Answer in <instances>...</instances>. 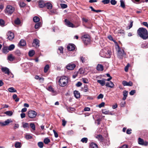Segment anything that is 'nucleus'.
Listing matches in <instances>:
<instances>
[{
  "label": "nucleus",
  "mask_w": 148,
  "mask_h": 148,
  "mask_svg": "<svg viewBox=\"0 0 148 148\" xmlns=\"http://www.w3.org/2000/svg\"><path fill=\"white\" fill-rule=\"evenodd\" d=\"M137 33L138 35L143 40L148 39V31L145 28H139L137 30Z\"/></svg>",
  "instance_id": "f257e3e1"
},
{
  "label": "nucleus",
  "mask_w": 148,
  "mask_h": 148,
  "mask_svg": "<svg viewBox=\"0 0 148 148\" xmlns=\"http://www.w3.org/2000/svg\"><path fill=\"white\" fill-rule=\"evenodd\" d=\"M68 82V78L65 76L60 77L58 81L59 85L61 87L65 86Z\"/></svg>",
  "instance_id": "f03ea898"
},
{
  "label": "nucleus",
  "mask_w": 148,
  "mask_h": 148,
  "mask_svg": "<svg viewBox=\"0 0 148 148\" xmlns=\"http://www.w3.org/2000/svg\"><path fill=\"white\" fill-rule=\"evenodd\" d=\"M100 54L102 57L110 58L111 57V52L109 50H102L101 51Z\"/></svg>",
  "instance_id": "7ed1b4c3"
},
{
  "label": "nucleus",
  "mask_w": 148,
  "mask_h": 148,
  "mask_svg": "<svg viewBox=\"0 0 148 148\" xmlns=\"http://www.w3.org/2000/svg\"><path fill=\"white\" fill-rule=\"evenodd\" d=\"M117 47L118 48L117 49V56L119 59H121L123 58V56L125 55V54L123 49L121 50L118 45H117Z\"/></svg>",
  "instance_id": "20e7f679"
},
{
  "label": "nucleus",
  "mask_w": 148,
  "mask_h": 148,
  "mask_svg": "<svg viewBox=\"0 0 148 148\" xmlns=\"http://www.w3.org/2000/svg\"><path fill=\"white\" fill-rule=\"evenodd\" d=\"M14 8L11 5H7L5 9V12L8 14L11 15L14 12Z\"/></svg>",
  "instance_id": "39448f33"
},
{
  "label": "nucleus",
  "mask_w": 148,
  "mask_h": 148,
  "mask_svg": "<svg viewBox=\"0 0 148 148\" xmlns=\"http://www.w3.org/2000/svg\"><path fill=\"white\" fill-rule=\"evenodd\" d=\"M37 112L34 110H31L28 112V116L31 118H33L35 117L37 115Z\"/></svg>",
  "instance_id": "423d86ee"
},
{
  "label": "nucleus",
  "mask_w": 148,
  "mask_h": 148,
  "mask_svg": "<svg viewBox=\"0 0 148 148\" xmlns=\"http://www.w3.org/2000/svg\"><path fill=\"white\" fill-rule=\"evenodd\" d=\"M12 122V121L11 119H8L3 122H0V125L2 126H4L6 125H8L10 123Z\"/></svg>",
  "instance_id": "0eeeda50"
},
{
  "label": "nucleus",
  "mask_w": 148,
  "mask_h": 148,
  "mask_svg": "<svg viewBox=\"0 0 148 148\" xmlns=\"http://www.w3.org/2000/svg\"><path fill=\"white\" fill-rule=\"evenodd\" d=\"M39 40L37 39H34L32 42V45L33 47L37 48L39 46Z\"/></svg>",
  "instance_id": "6e6552de"
},
{
  "label": "nucleus",
  "mask_w": 148,
  "mask_h": 148,
  "mask_svg": "<svg viewBox=\"0 0 148 148\" xmlns=\"http://www.w3.org/2000/svg\"><path fill=\"white\" fill-rule=\"evenodd\" d=\"M75 66L76 65L75 64L71 63L67 64L66 66V68L68 70H72L73 69Z\"/></svg>",
  "instance_id": "1a4fd4ad"
},
{
  "label": "nucleus",
  "mask_w": 148,
  "mask_h": 148,
  "mask_svg": "<svg viewBox=\"0 0 148 148\" xmlns=\"http://www.w3.org/2000/svg\"><path fill=\"white\" fill-rule=\"evenodd\" d=\"M7 35L8 36L7 38L10 40H12L14 38V34L11 32H8Z\"/></svg>",
  "instance_id": "9d476101"
},
{
  "label": "nucleus",
  "mask_w": 148,
  "mask_h": 148,
  "mask_svg": "<svg viewBox=\"0 0 148 148\" xmlns=\"http://www.w3.org/2000/svg\"><path fill=\"white\" fill-rule=\"evenodd\" d=\"M2 71L5 74H7L9 75H10V72L8 68L6 67H2L1 68Z\"/></svg>",
  "instance_id": "9b49d317"
},
{
  "label": "nucleus",
  "mask_w": 148,
  "mask_h": 148,
  "mask_svg": "<svg viewBox=\"0 0 148 148\" xmlns=\"http://www.w3.org/2000/svg\"><path fill=\"white\" fill-rule=\"evenodd\" d=\"M66 25L69 27H71L72 28L75 27L74 25L71 23L67 19L64 20Z\"/></svg>",
  "instance_id": "f8f14e48"
},
{
  "label": "nucleus",
  "mask_w": 148,
  "mask_h": 148,
  "mask_svg": "<svg viewBox=\"0 0 148 148\" xmlns=\"http://www.w3.org/2000/svg\"><path fill=\"white\" fill-rule=\"evenodd\" d=\"M75 45L73 44H69L67 46V49L69 51H72L75 49Z\"/></svg>",
  "instance_id": "ddd939ff"
},
{
  "label": "nucleus",
  "mask_w": 148,
  "mask_h": 148,
  "mask_svg": "<svg viewBox=\"0 0 148 148\" xmlns=\"http://www.w3.org/2000/svg\"><path fill=\"white\" fill-rule=\"evenodd\" d=\"M122 84L124 86H132L133 83L131 81H129L128 82L124 80L122 82Z\"/></svg>",
  "instance_id": "4468645a"
},
{
  "label": "nucleus",
  "mask_w": 148,
  "mask_h": 148,
  "mask_svg": "<svg viewBox=\"0 0 148 148\" xmlns=\"http://www.w3.org/2000/svg\"><path fill=\"white\" fill-rule=\"evenodd\" d=\"M48 90L51 92L52 93V95H55L56 94V92L54 90V88H53L51 86H49L47 88Z\"/></svg>",
  "instance_id": "2eb2a0df"
},
{
  "label": "nucleus",
  "mask_w": 148,
  "mask_h": 148,
  "mask_svg": "<svg viewBox=\"0 0 148 148\" xmlns=\"http://www.w3.org/2000/svg\"><path fill=\"white\" fill-rule=\"evenodd\" d=\"M96 69L98 71H103V66L102 64H98L97 66Z\"/></svg>",
  "instance_id": "dca6fc26"
},
{
  "label": "nucleus",
  "mask_w": 148,
  "mask_h": 148,
  "mask_svg": "<svg viewBox=\"0 0 148 148\" xmlns=\"http://www.w3.org/2000/svg\"><path fill=\"white\" fill-rule=\"evenodd\" d=\"M106 86L109 88H112L114 87V85L112 82L110 81V82H106Z\"/></svg>",
  "instance_id": "f3484780"
},
{
  "label": "nucleus",
  "mask_w": 148,
  "mask_h": 148,
  "mask_svg": "<svg viewBox=\"0 0 148 148\" xmlns=\"http://www.w3.org/2000/svg\"><path fill=\"white\" fill-rule=\"evenodd\" d=\"M45 7L48 9H51L52 8V4L50 2L45 3Z\"/></svg>",
  "instance_id": "a211bd4d"
},
{
  "label": "nucleus",
  "mask_w": 148,
  "mask_h": 148,
  "mask_svg": "<svg viewBox=\"0 0 148 148\" xmlns=\"http://www.w3.org/2000/svg\"><path fill=\"white\" fill-rule=\"evenodd\" d=\"M74 94L75 98L77 99L79 98L80 97V94L78 91L75 90L74 91Z\"/></svg>",
  "instance_id": "6ab92c4d"
},
{
  "label": "nucleus",
  "mask_w": 148,
  "mask_h": 148,
  "mask_svg": "<svg viewBox=\"0 0 148 148\" xmlns=\"http://www.w3.org/2000/svg\"><path fill=\"white\" fill-rule=\"evenodd\" d=\"M123 97L122 99L123 100H125L126 99L127 97V95L128 94V92L126 90H124L123 92Z\"/></svg>",
  "instance_id": "aec40b11"
},
{
  "label": "nucleus",
  "mask_w": 148,
  "mask_h": 148,
  "mask_svg": "<svg viewBox=\"0 0 148 148\" xmlns=\"http://www.w3.org/2000/svg\"><path fill=\"white\" fill-rule=\"evenodd\" d=\"M38 5L39 7L40 8H43L45 7V3L42 1H39Z\"/></svg>",
  "instance_id": "412c9836"
},
{
  "label": "nucleus",
  "mask_w": 148,
  "mask_h": 148,
  "mask_svg": "<svg viewBox=\"0 0 148 148\" xmlns=\"http://www.w3.org/2000/svg\"><path fill=\"white\" fill-rule=\"evenodd\" d=\"M84 44L87 45L90 42V38H88L86 39L82 40Z\"/></svg>",
  "instance_id": "4be33fe9"
},
{
  "label": "nucleus",
  "mask_w": 148,
  "mask_h": 148,
  "mask_svg": "<svg viewBox=\"0 0 148 148\" xmlns=\"http://www.w3.org/2000/svg\"><path fill=\"white\" fill-rule=\"evenodd\" d=\"M19 45L21 46H24L26 45V42L24 40H21L19 43Z\"/></svg>",
  "instance_id": "5701e85b"
},
{
  "label": "nucleus",
  "mask_w": 148,
  "mask_h": 148,
  "mask_svg": "<svg viewBox=\"0 0 148 148\" xmlns=\"http://www.w3.org/2000/svg\"><path fill=\"white\" fill-rule=\"evenodd\" d=\"M106 79H104V80H98L97 82L100 84L101 86H104L105 84Z\"/></svg>",
  "instance_id": "b1692460"
},
{
  "label": "nucleus",
  "mask_w": 148,
  "mask_h": 148,
  "mask_svg": "<svg viewBox=\"0 0 148 148\" xmlns=\"http://www.w3.org/2000/svg\"><path fill=\"white\" fill-rule=\"evenodd\" d=\"M15 58V57L12 54L10 55L8 57V59L10 61H12Z\"/></svg>",
  "instance_id": "393cba45"
},
{
  "label": "nucleus",
  "mask_w": 148,
  "mask_h": 148,
  "mask_svg": "<svg viewBox=\"0 0 148 148\" xmlns=\"http://www.w3.org/2000/svg\"><path fill=\"white\" fill-rule=\"evenodd\" d=\"M2 51L3 53L6 54L8 52L9 50L8 47H3Z\"/></svg>",
  "instance_id": "a878e982"
},
{
  "label": "nucleus",
  "mask_w": 148,
  "mask_h": 148,
  "mask_svg": "<svg viewBox=\"0 0 148 148\" xmlns=\"http://www.w3.org/2000/svg\"><path fill=\"white\" fill-rule=\"evenodd\" d=\"M90 146L91 148H98L97 145L94 143H91L90 144Z\"/></svg>",
  "instance_id": "bb28decb"
},
{
  "label": "nucleus",
  "mask_w": 148,
  "mask_h": 148,
  "mask_svg": "<svg viewBox=\"0 0 148 148\" xmlns=\"http://www.w3.org/2000/svg\"><path fill=\"white\" fill-rule=\"evenodd\" d=\"M35 51L34 50L30 51L28 53V55L30 57H32L35 54Z\"/></svg>",
  "instance_id": "cd10ccee"
},
{
  "label": "nucleus",
  "mask_w": 148,
  "mask_h": 148,
  "mask_svg": "<svg viewBox=\"0 0 148 148\" xmlns=\"http://www.w3.org/2000/svg\"><path fill=\"white\" fill-rule=\"evenodd\" d=\"M40 20V18L38 16H35L33 18V21L35 23L38 22Z\"/></svg>",
  "instance_id": "c85d7f7f"
},
{
  "label": "nucleus",
  "mask_w": 148,
  "mask_h": 148,
  "mask_svg": "<svg viewBox=\"0 0 148 148\" xmlns=\"http://www.w3.org/2000/svg\"><path fill=\"white\" fill-rule=\"evenodd\" d=\"M14 23L15 24L18 25L21 24V21L18 18H17L15 20Z\"/></svg>",
  "instance_id": "c756f323"
},
{
  "label": "nucleus",
  "mask_w": 148,
  "mask_h": 148,
  "mask_svg": "<svg viewBox=\"0 0 148 148\" xmlns=\"http://www.w3.org/2000/svg\"><path fill=\"white\" fill-rule=\"evenodd\" d=\"M89 8L91 9V11L95 12L98 13L101 12V10H95L94 9V8L91 6H90Z\"/></svg>",
  "instance_id": "7c9ffc66"
},
{
  "label": "nucleus",
  "mask_w": 148,
  "mask_h": 148,
  "mask_svg": "<svg viewBox=\"0 0 148 148\" xmlns=\"http://www.w3.org/2000/svg\"><path fill=\"white\" fill-rule=\"evenodd\" d=\"M21 143L16 142L14 146L16 148H20L21 147Z\"/></svg>",
  "instance_id": "2f4dec72"
},
{
  "label": "nucleus",
  "mask_w": 148,
  "mask_h": 148,
  "mask_svg": "<svg viewBox=\"0 0 148 148\" xmlns=\"http://www.w3.org/2000/svg\"><path fill=\"white\" fill-rule=\"evenodd\" d=\"M96 138H97L98 140L100 141H102L103 140V137L101 135H98L96 137Z\"/></svg>",
  "instance_id": "473e14b6"
},
{
  "label": "nucleus",
  "mask_w": 148,
  "mask_h": 148,
  "mask_svg": "<svg viewBox=\"0 0 148 148\" xmlns=\"http://www.w3.org/2000/svg\"><path fill=\"white\" fill-rule=\"evenodd\" d=\"M41 24L40 22H38L36 23L34 27L35 29H38L41 26Z\"/></svg>",
  "instance_id": "72a5a7b5"
},
{
  "label": "nucleus",
  "mask_w": 148,
  "mask_h": 148,
  "mask_svg": "<svg viewBox=\"0 0 148 148\" xmlns=\"http://www.w3.org/2000/svg\"><path fill=\"white\" fill-rule=\"evenodd\" d=\"M102 112L103 114H109L110 113L109 110L106 109L102 110Z\"/></svg>",
  "instance_id": "f704fd0d"
},
{
  "label": "nucleus",
  "mask_w": 148,
  "mask_h": 148,
  "mask_svg": "<svg viewBox=\"0 0 148 148\" xmlns=\"http://www.w3.org/2000/svg\"><path fill=\"white\" fill-rule=\"evenodd\" d=\"M9 51H12L15 48V46L13 44H12L10 45L8 47Z\"/></svg>",
  "instance_id": "c9c22d12"
},
{
  "label": "nucleus",
  "mask_w": 148,
  "mask_h": 148,
  "mask_svg": "<svg viewBox=\"0 0 148 148\" xmlns=\"http://www.w3.org/2000/svg\"><path fill=\"white\" fill-rule=\"evenodd\" d=\"M88 38H90V37L89 36L88 34L84 35L81 37V39L82 40Z\"/></svg>",
  "instance_id": "e433bc0d"
},
{
  "label": "nucleus",
  "mask_w": 148,
  "mask_h": 148,
  "mask_svg": "<svg viewBox=\"0 0 148 148\" xmlns=\"http://www.w3.org/2000/svg\"><path fill=\"white\" fill-rule=\"evenodd\" d=\"M49 68V66L48 64H47L44 68V72L45 73H46L47 72Z\"/></svg>",
  "instance_id": "4c0bfd02"
},
{
  "label": "nucleus",
  "mask_w": 148,
  "mask_h": 148,
  "mask_svg": "<svg viewBox=\"0 0 148 148\" xmlns=\"http://www.w3.org/2000/svg\"><path fill=\"white\" fill-rule=\"evenodd\" d=\"M144 140L143 139L139 138H138V143L140 145H142L143 144V143Z\"/></svg>",
  "instance_id": "58836bf2"
},
{
  "label": "nucleus",
  "mask_w": 148,
  "mask_h": 148,
  "mask_svg": "<svg viewBox=\"0 0 148 148\" xmlns=\"http://www.w3.org/2000/svg\"><path fill=\"white\" fill-rule=\"evenodd\" d=\"M8 91L10 92H16V90L13 87H11L8 89Z\"/></svg>",
  "instance_id": "ea45409f"
},
{
  "label": "nucleus",
  "mask_w": 148,
  "mask_h": 148,
  "mask_svg": "<svg viewBox=\"0 0 148 148\" xmlns=\"http://www.w3.org/2000/svg\"><path fill=\"white\" fill-rule=\"evenodd\" d=\"M50 142V139L48 138H45L44 140V142L46 144H47Z\"/></svg>",
  "instance_id": "a19ab883"
},
{
  "label": "nucleus",
  "mask_w": 148,
  "mask_h": 148,
  "mask_svg": "<svg viewBox=\"0 0 148 148\" xmlns=\"http://www.w3.org/2000/svg\"><path fill=\"white\" fill-rule=\"evenodd\" d=\"M4 114L10 116L12 115L13 113L11 111H7L4 112Z\"/></svg>",
  "instance_id": "79ce46f5"
},
{
  "label": "nucleus",
  "mask_w": 148,
  "mask_h": 148,
  "mask_svg": "<svg viewBox=\"0 0 148 148\" xmlns=\"http://www.w3.org/2000/svg\"><path fill=\"white\" fill-rule=\"evenodd\" d=\"M87 59L85 57H83V56L80 57V60L83 63H84L86 61Z\"/></svg>",
  "instance_id": "37998d69"
},
{
  "label": "nucleus",
  "mask_w": 148,
  "mask_h": 148,
  "mask_svg": "<svg viewBox=\"0 0 148 148\" xmlns=\"http://www.w3.org/2000/svg\"><path fill=\"white\" fill-rule=\"evenodd\" d=\"M30 126L34 130H35V126L34 123H31L30 124Z\"/></svg>",
  "instance_id": "c03bdc74"
},
{
  "label": "nucleus",
  "mask_w": 148,
  "mask_h": 148,
  "mask_svg": "<svg viewBox=\"0 0 148 148\" xmlns=\"http://www.w3.org/2000/svg\"><path fill=\"white\" fill-rule=\"evenodd\" d=\"M38 146L40 148H42L43 147V143L42 142H39L38 143Z\"/></svg>",
  "instance_id": "a18cd8bd"
},
{
  "label": "nucleus",
  "mask_w": 148,
  "mask_h": 148,
  "mask_svg": "<svg viewBox=\"0 0 148 148\" xmlns=\"http://www.w3.org/2000/svg\"><path fill=\"white\" fill-rule=\"evenodd\" d=\"M15 54L18 56H20L21 55V53L20 51L19 50H17L15 51Z\"/></svg>",
  "instance_id": "49530a36"
},
{
  "label": "nucleus",
  "mask_w": 148,
  "mask_h": 148,
  "mask_svg": "<svg viewBox=\"0 0 148 148\" xmlns=\"http://www.w3.org/2000/svg\"><path fill=\"white\" fill-rule=\"evenodd\" d=\"M88 139V138H83L81 140V141L82 142L84 143H87Z\"/></svg>",
  "instance_id": "de8ad7c7"
},
{
  "label": "nucleus",
  "mask_w": 148,
  "mask_h": 148,
  "mask_svg": "<svg viewBox=\"0 0 148 148\" xmlns=\"http://www.w3.org/2000/svg\"><path fill=\"white\" fill-rule=\"evenodd\" d=\"M121 6L123 8H125V4L123 1L121 0Z\"/></svg>",
  "instance_id": "09e8293b"
},
{
  "label": "nucleus",
  "mask_w": 148,
  "mask_h": 148,
  "mask_svg": "<svg viewBox=\"0 0 148 148\" xmlns=\"http://www.w3.org/2000/svg\"><path fill=\"white\" fill-rule=\"evenodd\" d=\"M88 90V88L87 85H85L84 87V92H86Z\"/></svg>",
  "instance_id": "8fccbe9b"
},
{
  "label": "nucleus",
  "mask_w": 148,
  "mask_h": 148,
  "mask_svg": "<svg viewBox=\"0 0 148 148\" xmlns=\"http://www.w3.org/2000/svg\"><path fill=\"white\" fill-rule=\"evenodd\" d=\"M60 5L62 8H65L67 7V5L64 3H61L60 4Z\"/></svg>",
  "instance_id": "3c124183"
},
{
  "label": "nucleus",
  "mask_w": 148,
  "mask_h": 148,
  "mask_svg": "<svg viewBox=\"0 0 148 148\" xmlns=\"http://www.w3.org/2000/svg\"><path fill=\"white\" fill-rule=\"evenodd\" d=\"M25 138L27 140L31 139L32 138V136L29 134H27L25 136Z\"/></svg>",
  "instance_id": "603ef678"
},
{
  "label": "nucleus",
  "mask_w": 148,
  "mask_h": 148,
  "mask_svg": "<svg viewBox=\"0 0 148 148\" xmlns=\"http://www.w3.org/2000/svg\"><path fill=\"white\" fill-rule=\"evenodd\" d=\"M79 72L80 74H83L84 73V70L82 68L79 69Z\"/></svg>",
  "instance_id": "864d4df0"
},
{
  "label": "nucleus",
  "mask_w": 148,
  "mask_h": 148,
  "mask_svg": "<svg viewBox=\"0 0 148 148\" xmlns=\"http://www.w3.org/2000/svg\"><path fill=\"white\" fill-rule=\"evenodd\" d=\"M110 0H103L102 1V2L104 4H107L110 3Z\"/></svg>",
  "instance_id": "5fc2aeb1"
},
{
  "label": "nucleus",
  "mask_w": 148,
  "mask_h": 148,
  "mask_svg": "<svg viewBox=\"0 0 148 148\" xmlns=\"http://www.w3.org/2000/svg\"><path fill=\"white\" fill-rule=\"evenodd\" d=\"M82 80L84 83H87L88 82V80L87 78H82Z\"/></svg>",
  "instance_id": "6e6d98bb"
},
{
  "label": "nucleus",
  "mask_w": 148,
  "mask_h": 148,
  "mask_svg": "<svg viewBox=\"0 0 148 148\" xmlns=\"http://www.w3.org/2000/svg\"><path fill=\"white\" fill-rule=\"evenodd\" d=\"M20 6L21 7L23 8L26 5V4L23 2H21L19 4Z\"/></svg>",
  "instance_id": "4d7b16f0"
},
{
  "label": "nucleus",
  "mask_w": 148,
  "mask_h": 148,
  "mask_svg": "<svg viewBox=\"0 0 148 148\" xmlns=\"http://www.w3.org/2000/svg\"><path fill=\"white\" fill-rule=\"evenodd\" d=\"M4 24L5 22L2 19H0V25L2 26L4 25Z\"/></svg>",
  "instance_id": "13d9d810"
},
{
  "label": "nucleus",
  "mask_w": 148,
  "mask_h": 148,
  "mask_svg": "<svg viewBox=\"0 0 148 148\" xmlns=\"http://www.w3.org/2000/svg\"><path fill=\"white\" fill-rule=\"evenodd\" d=\"M136 93V90H132L130 92V94L131 95H133Z\"/></svg>",
  "instance_id": "bf43d9fd"
},
{
  "label": "nucleus",
  "mask_w": 148,
  "mask_h": 148,
  "mask_svg": "<svg viewBox=\"0 0 148 148\" xmlns=\"http://www.w3.org/2000/svg\"><path fill=\"white\" fill-rule=\"evenodd\" d=\"M117 2L115 0H111L110 3L112 5H115L116 3Z\"/></svg>",
  "instance_id": "052dcab7"
},
{
  "label": "nucleus",
  "mask_w": 148,
  "mask_h": 148,
  "mask_svg": "<svg viewBox=\"0 0 148 148\" xmlns=\"http://www.w3.org/2000/svg\"><path fill=\"white\" fill-rule=\"evenodd\" d=\"M23 127L24 128H27L29 127V125L28 123H26L23 125Z\"/></svg>",
  "instance_id": "680f3d73"
},
{
  "label": "nucleus",
  "mask_w": 148,
  "mask_h": 148,
  "mask_svg": "<svg viewBox=\"0 0 148 148\" xmlns=\"http://www.w3.org/2000/svg\"><path fill=\"white\" fill-rule=\"evenodd\" d=\"M104 105L105 103L103 102H102L98 106L99 108H101L102 107L104 106Z\"/></svg>",
  "instance_id": "e2e57ef3"
},
{
  "label": "nucleus",
  "mask_w": 148,
  "mask_h": 148,
  "mask_svg": "<svg viewBox=\"0 0 148 148\" xmlns=\"http://www.w3.org/2000/svg\"><path fill=\"white\" fill-rule=\"evenodd\" d=\"M56 11L54 10H51L50 11V12H49V14H55V13Z\"/></svg>",
  "instance_id": "0e129e2a"
},
{
  "label": "nucleus",
  "mask_w": 148,
  "mask_h": 148,
  "mask_svg": "<svg viewBox=\"0 0 148 148\" xmlns=\"http://www.w3.org/2000/svg\"><path fill=\"white\" fill-rule=\"evenodd\" d=\"M103 97V95L102 94H100L98 96L97 99H102Z\"/></svg>",
  "instance_id": "69168bd1"
},
{
  "label": "nucleus",
  "mask_w": 148,
  "mask_h": 148,
  "mask_svg": "<svg viewBox=\"0 0 148 148\" xmlns=\"http://www.w3.org/2000/svg\"><path fill=\"white\" fill-rule=\"evenodd\" d=\"M62 125L63 126H64L66 125L67 122L64 119H63L62 120Z\"/></svg>",
  "instance_id": "338daca9"
},
{
  "label": "nucleus",
  "mask_w": 148,
  "mask_h": 148,
  "mask_svg": "<svg viewBox=\"0 0 148 148\" xmlns=\"http://www.w3.org/2000/svg\"><path fill=\"white\" fill-rule=\"evenodd\" d=\"M142 24L148 28V23L147 22H143Z\"/></svg>",
  "instance_id": "774afa93"
}]
</instances>
